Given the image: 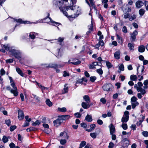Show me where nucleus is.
<instances>
[{
    "instance_id": "nucleus-1",
    "label": "nucleus",
    "mask_w": 148,
    "mask_h": 148,
    "mask_svg": "<svg viewBox=\"0 0 148 148\" xmlns=\"http://www.w3.org/2000/svg\"><path fill=\"white\" fill-rule=\"evenodd\" d=\"M53 2V4L67 17L75 18L80 13L79 7L72 6L76 3V0H54Z\"/></svg>"
},
{
    "instance_id": "nucleus-61",
    "label": "nucleus",
    "mask_w": 148,
    "mask_h": 148,
    "mask_svg": "<svg viewBox=\"0 0 148 148\" xmlns=\"http://www.w3.org/2000/svg\"><path fill=\"white\" fill-rule=\"evenodd\" d=\"M144 4L145 5L146 10H148V2L146 1H145Z\"/></svg>"
},
{
    "instance_id": "nucleus-6",
    "label": "nucleus",
    "mask_w": 148,
    "mask_h": 148,
    "mask_svg": "<svg viewBox=\"0 0 148 148\" xmlns=\"http://www.w3.org/2000/svg\"><path fill=\"white\" fill-rule=\"evenodd\" d=\"M61 119L59 117L57 119L55 120L53 122L54 125L56 127H58L60 126L61 124L62 123Z\"/></svg>"
},
{
    "instance_id": "nucleus-21",
    "label": "nucleus",
    "mask_w": 148,
    "mask_h": 148,
    "mask_svg": "<svg viewBox=\"0 0 148 148\" xmlns=\"http://www.w3.org/2000/svg\"><path fill=\"white\" fill-rule=\"evenodd\" d=\"M145 50V46L144 45H142L140 46L138 48V51L140 52H144Z\"/></svg>"
},
{
    "instance_id": "nucleus-36",
    "label": "nucleus",
    "mask_w": 148,
    "mask_h": 148,
    "mask_svg": "<svg viewBox=\"0 0 148 148\" xmlns=\"http://www.w3.org/2000/svg\"><path fill=\"white\" fill-rule=\"evenodd\" d=\"M106 64L107 66L108 69L111 68L112 67V65L111 63L108 61H106Z\"/></svg>"
},
{
    "instance_id": "nucleus-10",
    "label": "nucleus",
    "mask_w": 148,
    "mask_h": 148,
    "mask_svg": "<svg viewBox=\"0 0 148 148\" xmlns=\"http://www.w3.org/2000/svg\"><path fill=\"white\" fill-rule=\"evenodd\" d=\"M138 34V32L136 30H135L131 34V38L132 41H135L136 36Z\"/></svg>"
},
{
    "instance_id": "nucleus-39",
    "label": "nucleus",
    "mask_w": 148,
    "mask_h": 148,
    "mask_svg": "<svg viewBox=\"0 0 148 148\" xmlns=\"http://www.w3.org/2000/svg\"><path fill=\"white\" fill-rule=\"evenodd\" d=\"M29 37L32 39H34L35 38V34L34 32H32L30 33L29 35Z\"/></svg>"
},
{
    "instance_id": "nucleus-9",
    "label": "nucleus",
    "mask_w": 148,
    "mask_h": 148,
    "mask_svg": "<svg viewBox=\"0 0 148 148\" xmlns=\"http://www.w3.org/2000/svg\"><path fill=\"white\" fill-rule=\"evenodd\" d=\"M59 117L61 119V120L62 121L63 120L66 121L69 119L70 117V115H62L59 116Z\"/></svg>"
},
{
    "instance_id": "nucleus-60",
    "label": "nucleus",
    "mask_w": 148,
    "mask_h": 148,
    "mask_svg": "<svg viewBox=\"0 0 148 148\" xmlns=\"http://www.w3.org/2000/svg\"><path fill=\"white\" fill-rule=\"evenodd\" d=\"M119 69L121 71H123L124 70V67L123 64H121L119 67Z\"/></svg>"
},
{
    "instance_id": "nucleus-44",
    "label": "nucleus",
    "mask_w": 148,
    "mask_h": 148,
    "mask_svg": "<svg viewBox=\"0 0 148 148\" xmlns=\"http://www.w3.org/2000/svg\"><path fill=\"white\" fill-rule=\"evenodd\" d=\"M90 136L93 138H96L97 134L95 133H91L90 134Z\"/></svg>"
},
{
    "instance_id": "nucleus-49",
    "label": "nucleus",
    "mask_w": 148,
    "mask_h": 148,
    "mask_svg": "<svg viewBox=\"0 0 148 148\" xmlns=\"http://www.w3.org/2000/svg\"><path fill=\"white\" fill-rule=\"evenodd\" d=\"M97 72L98 73H99V74H100V75L102 74L103 73V71L101 69H97Z\"/></svg>"
},
{
    "instance_id": "nucleus-34",
    "label": "nucleus",
    "mask_w": 148,
    "mask_h": 148,
    "mask_svg": "<svg viewBox=\"0 0 148 148\" xmlns=\"http://www.w3.org/2000/svg\"><path fill=\"white\" fill-rule=\"evenodd\" d=\"M67 84H65L64 86V88L63 91L62 93L63 94L66 93L68 92V87L66 86Z\"/></svg>"
},
{
    "instance_id": "nucleus-40",
    "label": "nucleus",
    "mask_w": 148,
    "mask_h": 148,
    "mask_svg": "<svg viewBox=\"0 0 148 148\" xmlns=\"http://www.w3.org/2000/svg\"><path fill=\"white\" fill-rule=\"evenodd\" d=\"M130 16V14L128 13H125L124 14V18L125 19L129 18Z\"/></svg>"
},
{
    "instance_id": "nucleus-16",
    "label": "nucleus",
    "mask_w": 148,
    "mask_h": 148,
    "mask_svg": "<svg viewBox=\"0 0 148 148\" xmlns=\"http://www.w3.org/2000/svg\"><path fill=\"white\" fill-rule=\"evenodd\" d=\"M82 106L85 109H87L90 107V105L89 104V103H86L84 102L82 103Z\"/></svg>"
},
{
    "instance_id": "nucleus-38",
    "label": "nucleus",
    "mask_w": 148,
    "mask_h": 148,
    "mask_svg": "<svg viewBox=\"0 0 148 148\" xmlns=\"http://www.w3.org/2000/svg\"><path fill=\"white\" fill-rule=\"evenodd\" d=\"M15 20L17 22L20 23H26L27 22V21H22V20L21 19H15Z\"/></svg>"
},
{
    "instance_id": "nucleus-46",
    "label": "nucleus",
    "mask_w": 148,
    "mask_h": 148,
    "mask_svg": "<svg viewBox=\"0 0 148 148\" xmlns=\"http://www.w3.org/2000/svg\"><path fill=\"white\" fill-rule=\"evenodd\" d=\"M137 99V98L135 97L134 96L132 97L131 99V102H137L136 101Z\"/></svg>"
},
{
    "instance_id": "nucleus-30",
    "label": "nucleus",
    "mask_w": 148,
    "mask_h": 148,
    "mask_svg": "<svg viewBox=\"0 0 148 148\" xmlns=\"http://www.w3.org/2000/svg\"><path fill=\"white\" fill-rule=\"evenodd\" d=\"M129 119V117L127 116L123 117L121 119V121L124 123V122H126L128 121Z\"/></svg>"
},
{
    "instance_id": "nucleus-31",
    "label": "nucleus",
    "mask_w": 148,
    "mask_h": 148,
    "mask_svg": "<svg viewBox=\"0 0 148 148\" xmlns=\"http://www.w3.org/2000/svg\"><path fill=\"white\" fill-rule=\"evenodd\" d=\"M58 111L62 112H65L66 111V108L64 107L62 108H58Z\"/></svg>"
},
{
    "instance_id": "nucleus-43",
    "label": "nucleus",
    "mask_w": 148,
    "mask_h": 148,
    "mask_svg": "<svg viewBox=\"0 0 148 148\" xmlns=\"http://www.w3.org/2000/svg\"><path fill=\"white\" fill-rule=\"evenodd\" d=\"M121 127L124 130H126L127 128V125L126 123H123V124L121 125Z\"/></svg>"
},
{
    "instance_id": "nucleus-41",
    "label": "nucleus",
    "mask_w": 148,
    "mask_h": 148,
    "mask_svg": "<svg viewBox=\"0 0 148 148\" xmlns=\"http://www.w3.org/2000/svg\"><path fill=\"white\" fill-rule=\"evenodd\" d=\"M136 15L135 14H133L132 16L131 17L130 16L129 18V20L130 21H132L133 20L135 19L136 18Z\"/></svg>"
},
{
    "instance_id": "nucleus-13",
    "label": "nucleus",
    "mask_w": 148,
    "mask_h": 148,
    "mask_svg": "<svg viewBox=\"0 0 148 148\" xmlns=\"http://www.w3.org/2000/svg\"><path fill=\"white\" fill-rule=\"evenodd\" d=\"M121 52L120 51L118 50L116 51L114 54V57L116 59H119L120 57Z\"/></svg>"
},
{
    "instance_id": "nucleus-57",
    "label": "nucleus",
    "mask_w": 148,
    "mask_h": 148,
    "mask_svg": "<svg viewBox=\"0 0 148 148\" xmlns=\"http://www.w3.org/2000/svg\"><path fill=\"white\" fill-rule=\"evenodd\" d=\"M29 122H28L27 121H25V123H24V125H23V127H25L27 126H28L29 125Z\"/></svg>"
},
{
    "instance_id": "nucleus-59",
    "label": "nucleus",
    "mask_w": 148,
    "mask_h": 148,
    "mask_svg": "<svg viewBox=\"0 0 148 148\" xmlns=\"http://www.w3.org/2000/svg\"><path fill=\"white\" fill-rule=\"evenodd\" d=\"M13 61V60L12 59H8L6 60V62L7 63H12Z\"/></svg>"
},
{
    "instance_id": "nucleus-22",
    "label": "nucleus",
    "mask_w": 148,
    "mask_h": 148,
    "mask_svg": "<svg viewBox=\"0 0 148 148\" xmlns=\"http://www.w3.org/2000/svg\"><path fill=\"white\" fill-rule=\"evenodd\" d=\"M64 136V138H65L68 139L69 138V136L67 135L66 133L65 132H64L60 133V136Z\"/></svg>"
},
{
    "instance_id": "nucleus-19",
    "label": "nucleus",
    "mask_w": 148,
    "mask_h": 148,
    "mask_svg": "<svg viewBox=\"0 0 148 148\" xmlns=\"http://www.w3.org/2000/svg\"><path fill=\"white\" fill-rule=\"evenodd\" d=\"M85 120L88 122H91L92 120V116L88 114L85 117Z\"/></svg>"
},
{
    "instance_id": "nucleus-42",
    "label": "nucleus",
    "mask_w": 148,
    "mask_h": 148,
    "mask_svg": "<svg viewBox=\"0 0 148 148\" xmlns=\"http://www.w3.org/2000/svg\"><path fill=\"white\" fill-rule=\"evenodd\" d=\"M145 12V10H144L141 9H140L139 11V14L143 16L144 14V13Z\"/></svg>"
},
{
    "instance_id": "nucleus-3",
    "label": "nucleus",
    "mask_w": 148,
    "mask_h": 148,
    "mask_svg": "<svg viewBox=\"0 0 148 148\" xmlns=\"http://www.w3.org/2000/svg\"><path fill=\"white\" fill-rule=\"evenodd\" d=\"M10 85L12 87L13 89L10 90V92L14 94L15 96H16L18 95V92L17 91V89L15 86V84L14 82H10Z\"/></svg>"
},
{
    "instance_id": "nucleus-32",
    "label": "nucleus",
    "mask_w": 148,
    "mask_h": 148,
    "mask_svg": "<svg viewBox=\"0 0 148 148\" xmlns=\"http://www.w3.org/2000/svg\"><path fill=\"white\" fill-rule=\"evenodd\" d=\"M123 140L124 143L126 144L125 147L127 148L129 144V141L127 138H125Z\"/></svg>"
},
{
    "instance_id": "nucleus-15",
    "label": "nucleus",
    "mask_w": 148,
    "mask_h": 148,
    "mask_svg": "<svg viewBox=\"0 0 148 148\" xmlns=\"http://www.w3.org/2000/svg\"><path fill=\"white\" fill-rule=\"evenodd\" d=\"M88 30L87 31L86 34L87 35H89V34L93 30V25L92 23L90 25H88Z\"/></svg>"
},
{
    "instance_id": "nucleus-52",
    "label": "nucleus",
    "mask_w": 148,
    "mask_h": 148,
    "mask_svg": "<svg viewBox=\"0 0 148 148\" xmlns=\"http://www.w3.org/2000/svg\"><path fill=\"white\" fill-rule=\"evenodd\" d=\"M122 31L123 32L126 33L127 32V27L125 26L123 27L122 28Z\"/></svg>"
},
{
    "instance_id": "nucleus-28",
    "label": "nucleus",
    "mask_w": 148,
    "mask_h": 148,
    "mask_svg": "<svg viewBox=\"0 0 148 148\" xmlns=\"http://www.w3.org/2000/svg\"><path fill=\"white\" fill-rule=\"evenodd\" d=\"M131 104L132 108L134 109L139 104V103L138 102H131Z\"/></svg>"
},
{
    "instance_id": "nucleus-12",
    "label": "nucleus",
    "mask_w": 148,
    "mask_h": 148,
    "mask_svg": "<svg viewBox=\"0 0 148 148\" xmlns=\"http://www.w3.org/2000/svg\"><path fill=\"white\" fill-rule=\"evenodd\" d=\"M90 4H89V5L90 7V9L91 10L92 9L91 7H92V8H93L96 11V13H97V10L96 9V8L95 6V4L93 2V0H91V1H90Z\"/></svg>"
},
{
    "instance_id": "nucleus-17",
    "label": "nucleus",
    "mask_w": 148,
    "mask_h": 148,
    "mask_svg": "<svg viewBox=\"0 0 148 148\" xmlns=\"http://www.w3.org/2000/svg\"><path fill=\"white\" fill-rule=\"evenodd\" d=\"M104 45V43L103 41H99V42L96 44L95 46L96 48L98 49L99 48L100 46H102Z\"/></svg>"
},
{
    "instance_id": "nucleus-2",
    "label": "nucleus",
    "mask_w": 148,
    "mask_h": 148,
    "mask_svg": "<svg viewBox=\"0 0 148 148\" xmlns=\"http://www.w3.org/2000/svg\"><path fill=\"white\" fill-rule=\"evenodd\" d=\"M49 13H48L47 16L43 19H42L40 22H45L47 23L51 22L52 24H51L49 23V25H51L55 26H58L60 24V23L53 21L51 18L49 17Z\"/></svg>"
},
{
    "instance_id": "nucleus-47",
    "label": "nucleus",
    "mask_w": 148,
    "mask_h": 148,
    "mask_svg": "<svg viewBox=\"0 0 148 148\" xmlns=\"http://www.w3.org/2000/svg\"><path fill=\"white\" fill-rule=\"evenodd\" d=\"M96 78V77L95 76H92L90 77V80L92 82H94Z\"/></svg>"
},
{
    "instance_id": "nucleus-23",
    "label": "nucleus",
    "mask_w": 148,
    "mask_h": 148,
    "mask_svg": "<svg viewBox=\"0 0 148 148\" xmlns=\"http://www.w3.org/2000/svg\"><path fill=\"white\" fill-rule=\"evenodd\" d=\"M70 61L71 60H69L68 61V62H66V63L68 64L71 63L75 65H77L81 63V61H77L75 62H71Z\"/></svg>"
},
{
    "instance_id": "nucleus-27",
    "label": "nucleus",
    "mask_w": 148,
    "mask_h": 148,
    "mask_svg": "<svg viewBox=\"0 0 148 148\" xmlns=\"http://www.w3.org/2000/svg\"><path fill=\"white\" fill-rule=\"evenodd\" d=\"M84 99L87 103H89L90 102V97L88 95H84L83 97Z\"/></svg>"
},
{
    "instance_id": "nucleus-20",
    "label": "nucleus",
    "mask_w": 148,
    "mask_h": 148,
    "mask_svg": "<svg viewBox=\"0 0 148 148\" xmlns=\"http://www.w3.org/2000/svg\"><path fill=\"white\" fill-rule=\"evenodd\" d=\"M31 97L35 99L37 102H40V98L38 96H37L36 95H35L34 94H32L31 96Z\"/></svg>"
},
{
    "instance_id": "nucleus-4",
    "label": "nucleus",
    "mask_w": 148,
    "mask_h": 148,
    "mask_svg": "<svg viewBox=\"0 0 148 148\" xmlns=\"http://www.w3.org/2000/svg\"><path fill=\"white\" fill-rule=\"evenodd\" d=\"M112 85L111 84H108L103 85L102 87V88L104 90L108 91L112 90Z\"/></svg>"
},
{
    "instance_id": "nucleus-56",
    "label": "nucleus",
    "mask_w": 148,
    "mask_h": 148,
    "mask_svg": "<svg viewBox=\"0 0 148 148\" xmlns=\"http://www.w3.org/2000/svg\"><path fill=\"white\" fill-rule=\"evenodd\" d=\"M64 38H63L60 37L59 38L57 39V41L58 42L61 43L64 40Z\"/></svg>"
},
{
    "instance_id": "nucleus-5",
    "label": "nucleus",
    "mask_w": 148,
    "mask_h": 148,
    "mask_svg": "<svg viewBox=\"0 0 148 148\" xmlns=\"http://www.w3.org/2000/svg\"><path fill=\"white\" fill-rule=\"evenodd\" d=\"M12 52L13 55L16 58L19 60L21 58V53L20 52L15 50H13Z\"/></svg>"
},
{
    "instance_id": "nucleus-51",
    "label": "nucleus",
    "mask_w": 148,
    "mask_h": 148,
    "mask_svg": "<svg viewBox=\"0 0 148 148\" xmlns=\"http://www.w3.org/2000/svg\"><path fill=\"white\" fill-rule=\"evenodd\" d=\"M143 135L145 137H147L148 136V132L147 131H144L143 132Z\"/></svg>"
},
{
    "instance_id": "nucleus-63",
    "label": "nucleus",
    "mask_w": 148,
    "mask_h": 148,
    "mask_svg": "<svg viewBox=\"0 0 148 148\" xmlns=\"http://www.w3.org/2000/svg\"><path fill=\"white\" fill-rule=\"evenodd\" d=\"M9 146L10 148H14L15 147V145L13 143H11L9 145Z\"/></svg>"
},
{
    "instance_id": "nucleus-37",
    "label": "nucleus",
    "mask_w": 148,
    "mask_h": 148,
    "mask_svg": "<svg viewBox=\"0 0 148 148\" xmlns=\"http://www.w3.org/2000/svg\"><path fill=\"white\" fill-rule=\"evenodd\" d=\"M2 140L4 143H6L8 141V138L6 136H3Z\"/></svg>"
},
{
    "instance_id": "nucleus-64",
    "label": "nucleus",
    "mask_w": 148,
    "mask_h": 148,
    "mask_svg": "<svg viewBox=\"0 0 148 148\" xmlns=\"http://www.w3.org/2000/svg\"><path fill=\"white\" fill-rule=\"evenodd\" d=\"M114 144L112 142H110L109 144V145L108 146L109 148H112L114 146Z\"/></svg>"
},
{
    "instance_id": "nucleus-48",
    "label": "nucleus",
    "mask_w": 148,
    "mask_h": 148,
    "mask_svg": "<svg viewBox=\"0 0 148 148\" xmlns=\"http://www.w3.org/2000/svg\"><path fill=\"white\" fill-rule=\"evenodd\" d=\"M63 73H64L63 75L64 77L69 76L70 75L69 73H67L66 71H64L63 72Z\"/></svg>"
},
{
    "instance_id": "nucleus-53",
    "label": "nucleus",
    "mask_w": 148,
    "mask_h": 148,
    "mask_svg": "<svg viewBox=\"0 0 148 148\" xmlns=\"http://www.w3.org/2000/svg\"><path fill=\"white\" fill-rule=\"evenodd\" d=\"M100 101L103 104H105L106 103V101L105 98H102L100 99Z\"/></svg>"
},
{
    "instance_id": "nucleus-62",
    "label": "nucleus",
    "mask_w": 148,
    "mask_h": 148,
    "mask_svg": "<svg viewBox=\"0 0 148 148\" xmlns=\"http://www.w3.org/2000/svg\"><path fill=\"white\" fill-rule=\"evenodd\" d=\"M75 116L77 117V118H80L81 116V114H80L79 113L77 112L76 113L74 114Z\"/></svg>"
},
{
    "instance_id": "nucleus-29",
    "label": "nucleus",
    "mask_w": 148,
    "mask_h": 148,
    "mask_svg": "<svg viewBox=\"0 0 148 148\" xmlns=\"http://www.w3.org/2000/svg\"><path fill=\"white\" fill-rule=\"evenodd\" d=\"M127 46L130 50H132V51H133L134 50V46L132 44L130 43H129L128 44Z\"/></svg>"
},
{
    "instance_id": "nucleus-55",
    "label": "nucleus",
    "mask_w": 148,
    "mask_h": 148,
    "mask_svg": "<svg viewBox=\"0 0 148 148\" xmlns=\"http://www.w3.org/2000/svg\"><path fill=\"white\" fill-rule=\"evenodd\" d=\"M5 123L8 126L10 125L11 121L9 119L5 120Z\"/></svg>"
},
{
    "instance_id": "nucleus-7",
    "label": "nucleus",
    "mask_w": 148,
    "mask_h": 148,
    "mask_svg": "<svg viewBox=\"0 0 148 148\" xmlns=\"http://www.w3.org/2000/svg\"><path fill=\"white\" fill-rule=\"evenodd\" d=\"M122 10L124 13H128L131 11V9L130 7H128L127 5L122 7Z\"/></svg>"
},
{
    "instance_id": "nucleus-25",
    "label": "nucleus",
    "mask_w": 148,
    "mask_h": 148,
    "mask_svg": "<svg viewBox=\"0 0 148 148\" xmlns=\"http://www.w3.org/2000/svg\"><path fill=\"white\" fill-rule=\"evenodd\" d=\"M97 35L99 36V41H103L102 39L103 38V35L101 34V32L100 31H99L98 32Z\"/></svg>"
},
{
    "instance_id": "nucleus-24",
    "label": "nucleus",
    "mask_w": 148,
    "mask_h": 148,
    "mask_svg": "<svg viewBox=\"0 0 148 148\" xmlns=\"http://www.w3.org/2000/svg\"><path fill=\"white\" fill-rule=\"evenodd\" d=\"M16 71L17 73L20 74L21 76H23L24 75L22 71L18 67H16Z\"/></svg>"
},
{
    "instance_id": "nucleus-35",
    "label": "nucleus",
    "mask_w": 148,
    "mask_h": 148,
    "mask_svg": "<svg viewBox=\"0 0 148 148\" xmlns=\"http://www.w3.org/2000/svg\"><path fill=\"white\" fill-rule=\"evenodd\" d=\"M46 104L49 106H52V103L50 101L49 99H47L46 101Z\"/></svg>"
},
{
    "instance_id": "nucleus-8",
    "label": "nucleus",
    "mask_w": 148,
    "mask_h": 148,
    "mask_svg": "<svg viewBox=\"0 0 148 148\" xmlns=\"http://www.w3.org/2000/svg\"><path fill=\"white\" fill-rule=\"evenodd\" d=\"M24 114L23 111L20 110L18 111V117L20 120H23L24 118Z\"/></svg>"
},
{
    "instance_id": "nucleus-45",
    "label": "nucleus",
    "mask_w": 148,
    "mask_h": 148,
    "mask_svg": "<svg viewBox=\"0 0 148 148\" xmlns=\"http://www.w3.org/2000/svg\"><path fill=\"white\" fill-rule=\"evenodd\" d=\"M86 144V142L84 141H82L80 144V147H84Z\"/></svg>"
},
{
    "instance_id": "nucleus-11",
    "label": "nucleus",
    "mask_w": 148,
    "mask_h": 148,
    "mask_svg": "<svg viewBox=\"0 0 148 148\" xmlns=\"http://www.w3.org/2000/svg\"><path fill=\"white\" fill-rule=\"evenodd\" d=\"M144 3L140 1H138L136 3V8H140L143 6Z\"/></svg>"
},
{
    "instance_id": "nucleus-58",
    "label": "nucleus",
    "mask_w": 148,
    "mask_h": 148,
    "mask_svg": "<svg viewBox=\"0 0 148 148\" xmlns=\"http://www.w3.org/2000/svg\"><path fill=\"white\" fill-rule=\"evenodd\" d=\"M95 125L94 124H91L90 125V129L92 130H93L95 129Z\"/></svg>"
},
{
    "instance_id": "nucleus-50",
    "label": "nucleus",
    "mask_w": 148,
    "mask_h": 148,
    "mask_svg": "<svg viewBox=\"0 0 148 148\" xmlns=\"http://www.w3.org/2000/svg\"><path fill=\"white\" fill-rule=\"evenodd\" d=\"M16 128L15 125L11 126L10 128V130L11 132L13 131Z\"/></svg>"
},
{
    "instance_id": "nucleus-14",
    "label": "nucleus",
    "mask_w": 148,
    "mask_h": 148,
    "mask_svg": "<svg viewBox=\"0 0 148 148\" xmlns=\"http://www.w3.org/2000/svg\"><path fill=\"white\" fill-rule=\"evenodd\" d=\"M111 134H112L115 132V128L112 124H111L109 126Z\"/></svg>"
},
{
    "instance_id": "nucleus-54",
    "label": "nucleus",
    "mask_w": 148,
    "mask_h": 148,
    "mask_svg": "<svg viewBox=\"0 0 148 148\" xmlns=\"http://www.w3.org/2000/svg\"><path fill=\"white\" fill-rule=\"evenodd\" d=\"M66 142V141L65 139H62L60 140V143L62 145H64Z\"/></svg>"
},
{
    "instance_id": "nucleus-26",
    "label": "nucleus",
    "mask_w": 148,
    "mask_h": 148,
    "mask_svg": "<svg viewBox=\"0 0 148 148\" xmlns=\"http://www.w3.org/2000/svg\"><path fill=\"white\" fill-rule=\"evenodd\" d=\"M130 79L132 80L136 81L137 80V77L136 75H131L130 76Z\"/></svg>"
},
{
    "instance_id": "nucleus-18",
    "label": "nucleus",
    "mask_w": 148,
    "mask_h": 148,
    "mask_svg": "<svg viewBox=\"0 0 148 148\" xmlns=\"http://www.w3.org/2000/svg\"><path fill=\"white\" fill-rule=\"evenodd\" d=\"M58 67V66L57 64L52 63L48 65V66H46L47 68H53L55 69Z\"/></svg>"
},
{
    "instance_id": "nucleus-33",
    "label": "nucleus",
    "mask_w": 148,
    "mask_h": 148,
    "mask_svg": "<svg viewBox=\"0 0 148 148\" xmlns=\"http://www.w3.org/2000/svg\"><path fill=\"white\" fill-rule=\"evenodd\" d=\"M41 121L39 120H36L35 122H33L32 123V125L33 126H36L37 125H39L41 123Z\"/></svg>"
}]
</instances>
